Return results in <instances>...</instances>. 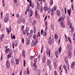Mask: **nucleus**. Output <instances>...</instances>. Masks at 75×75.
Listing matches in <instances>:
<instances>
[{"label":"nucleus","instance_id":"obj_1","mask_svg":"<svg viewBox=\"0 0 75 75\" xmlns=\"http://www.w3.org/2000/svg\"><path fill=\"white\" fill-rule=\"evenodd\" d=\"M27 6L28 7V10H27H27L28 11V12L30 14L29 15L30 17H31L33 15V11H31V9L30 8V7L28 5Z\"/></svg>","mask_w":75,"mask_h":75},{"label":"nucleus","instance_id":"obj_2","mask_svg":"<svg viewBox=\"0 0 75 75\" xmlns=\"http://www.w3.org/2000/svg\"><path fill=\"white\" fill-rule=\"evenodd\" d=\"M68 54L69 59H71V57H72V52H71V50L68 51Z\"/></svg>","mask_w":75,"mask_h":75},{"label":"nucleus","instance_id":"obj_3","mask_svg":"<svg viewBox=\"0 0 75 75\" xmlns=\"http://www.w3.org/2000/svg\"><path fill=\"white\" fill-rule=\"evenodd\" d=\"M43 59H42V62L43 63H45V54H44L43 55Z\"/></svg>","mask_w":75,"mask_h":75},{"label":"nucleus","instance_id":"obj_4","mask_svg":"<svg viewBox=\"0 0 75 75\" xmlns=\"http://www.w3.org/2000/svg\"><path fill=\"white\" fill-rule=\"evenodd\" d=\"M6 28L7 31L8 33V34H9V33H10V32H11V26H9L8 29V28Z\"/></svg>","mask_w":75,"mask_h":75},{"label":"nucleus","instance_id":"obj_5","mask_svg":"<svg viewBox=\"0 0 75 75\" xmlns=\"http://www.w3.org/2000/svg\"><path fill=\"white\" fill-rule=\"evenodd\" d=\"M9 62V61L8 60H7L6 61V65L7 68H10V64Z\"/></svg>","mask_w":75,"mask_h":75},{"label":"nucleus","instance_id":"obj_6","mask_svg":"<svg viewBox=\"0 0 75 75\" xmlns=\"http://www.w3.org/2000/svg\"><path fill=\"white\" fill-rule=\"evenodd\" d=\"M34 4L33 3H32L31 0L30 1V5L29 7H31L33 8L34 7Z\"/></svg>","mask_w":75,"mask_h":75},{"label":"nucleus","instance_id":"obj_7","mask_svg":"<svg viewBox=\"0 0 75 75\" xmlns=\"http://www.w3.org/2000/svg\"><path fill=\"white\" fill-rule=\"evenodd\" d=\"M67 48L70 51L72 50V48L71 47V46L70 45H67Z\"/></svg>","mask_w":75,"mask_h":75},{"label":"nucleus","instance_id":"obj_8","mask_svg":"<svg viewBox=\"0 0 75 75\" xmlns=\"http://www.w3.org/2000/svg\"><path fill=\"white\" fill-rule=\"evenodd\" d=\"M30 43V39L29 38H28L26 39V44L27 45H28L29 43Z\"/></svg>","mask_w":75,"mask_h":75},{"label":"nucleus","instance_id":"obj_9","mask_svg":"<svg viewBox=\"0 0 75 75\" xmlns=\"http://www.w3.org/2000/svg\"><path fill=\"white\" fill-rule=\"evenodd\" d=\"M75 65V62H73L71 64V69H74V66Z\"/></svg>","mask_w":75,"mask_h":75},{"label":"nucleus","instance_id":"obj_10","mask_svg":"<svg viewBox=\"0 0 75 75\" xmlns=\"http://www.w3.org/2000/svg\"><path fill=\"white\" fill-rule=\"evenodd\" d=\"M68 56H66V57H65V62L66 63V65H68Z\"/></svg>","mask_w":75,"mask_h":75},{"label":"nucleus","instance_id":"obj_11","mask_svg":"<svg viewBox=\"0 0 75 75\" xmlns=\"http://www.w3.org/2000/svg\"><path fill=\"white\" fill-rule=\"evenodd\" d=\"M52 43V42H51V37H50L49 38V45H51V44Z\"/></svg>","mask_w":75,"mask_h":75},{"label":"nucleus","instance_id":"obj_12","mask_svg":"<svg viewBox=\"0 0 75 75\" xmlns=\"http://www.w3.org/2000/svg\"><path fill=\"white\" fill-rule=\"evenodd\" d=\"M56 13L58 16H59L60 15V14H61L60 11H59V10H57L56 11Z\"/></svg>","mask_w":75,"mask_h":75},{"label":"nucleus","instance_id":"obj_13","mask_svg":"<svg viewBox=\"0 0 75 75\" xmlns=\"http://www.w3.org/2000/svg\"><path fill=\"white\" fill-rule=\"evenodd\" d=\"M69 25L70 27L69 28H70V29H71V32L74 31V28L72 27V25H71V24H70Z\"/></svg>","mask_w":75,"mask_h":75},{"label":"nucleus","instance_id":"obj_14","mask_svg":"<svg viewBox=\"0 0 75 75\" xmlns=\"http://www.w3.org/2000/svg\"><path fill=\"white\" fill-rule=\"evenodd\" d=\"M22 55L24 58L25 57V51H24V50H23V51Z\"/></svg>","mask_w":75,"mask_h":75},{"label":"nucleus","instance_id":"obj_15","mask_svg":"<svg viewBox=\"0 0 75 75\" xmlns=\"http://www.w3.org/2000/svg\"><path fill=\"white\" fill-rule=\"evenodd\" d=\"M55 55L56 58H58V51H57V50L55 51Z\"/></svg>","mask_w":75,"mask_h":75},{"label":"nucleus","instance_id":"obj_16","mask_svg":"<svg viewBox=\"0 0 75 75\" xmlns=\"http://www.w3.org/2000/svg\"><path fill=\"white\" fill-rule=\"evenodd\" d=\"M4 35L3 34L1 35V37L0 38V40H1V41H0L1 42H2L3 41V38L4 37Z\"/></svg>","mask_w":75,"mask_h":75},{"label":"nucleus","instance_id":"obj_17","mask_svg":"<svg viewBox=\"0 0 75 75\" xmlns=\"http://www.w3.org/2000/svg\"><path fill=\"white\" fill-rule=\"evenodd\" d=\"M14 44L15 47L17 46V45L18 44V42H17V41L16 40L14 42Z\"/></svg>","mask_w":75,"mask_h":75},{"label":"nucleus","instance_id":"obj_18","mask_svg":"<svg viewBox=\"0 0 75 75\" xmlns=\"http://www.w3.org/2000/svg\"><path fill=\"white\" fill-rule=\"evenodd\" d=\"M4 21L5 23H6L8 21V18H5L4 19Z\"/></svg>","mask_w":75,"mask_h":75},{"label":"nucleus","instance_id":"obj_19","mask_svg":"<svg viewBox=\"0 0 75 75\" xmlns=\"http://www.w3.org/2000/svg\"><path fill=\"white\" fill-rule=\"evenodd\" d=\"M35 43V42H34V40H33L31 43V46L32 47H33L34 46V45L35 46L36 45V44H34Z\"/></svg>","mask_w":75,"mask_h":75},{"label":"nucleus","instance_id":"obj_20","mask_svg":"<svg viewBox=\"0 0 75 75\" xmlns=\"http://www.w3.org/2000/svg\"><path fill=\"white\" fill-rule=\"evenodd\" d=\"M67 20L69 24V25L70 24H71V22H69L70 20L69 18V16L67 17Z\"/></svg>","mask_w":75,"mask_h":75},{"label":"nucleus","instance_id":"obj_21","mask_svg":"<svg viewBox=\"0 0 75 75\" xmlns=\"http://www.w3.org/2000/svg\"><path fill=\"white\" fill-rule=\"evenodd\" d=\"M71 9L70 8L69 10H67V13H68V14H69V16H71Z\"/></svg>","mask_w":75,"mask_h":75},{"label":"nucleus","instance_id":"obj_22","mask_svg":"<svg viewBox=\"0 0 75 75\" xmlns=\"http://www.w3.org/2000/svg\"><path fill=\"white\" fill-rule=\"evenodd\" d=\"M61 25L63 28H65V26L64 25V24L63 22H61Z\"/></svg>","mask_w":75,"mask_h":75},{"label":"nucleus","instance_id":"obj_23","mask_svg":"<svg viewBox=\"0 0 75 75\" xmlns=\"http://www.w3.org/2000/svg\"><path fill=\"white\" fill-rule=\"evenodd\" d=\"M49 52V48H48V47H47V50L46 51V53L47 55H48Z\"/></svg>","mask_w":75,"mask_h":75},{"label":"nucleus","instance_id":"obj_24","mask_svg":"<svg viewBox=\"0 0 75 75\" xmlns=\"http://www.w3.org/2000/svg\"><path fill=\"white\" fill-rule=\"evenodd\" d=\"M48 10V7L47 6H44V10L45 11H47V10Z\"/></svg>","mask_w":75,"mask_h":75},{"label":"nucleus","instance_id":"obj_25","mask_svg":"<svg viewBox=\"0 0 75 75\" xmlns=\"http://www.w3.org/2000/svg\"><path fill=\"white\" fill-rule=\"evenodd\" d=\"M38 38H36V40L35 41V43L34 44H37L38 43Z\"/></svg>","mask_w":75,"mask_h":75},{"label":"nucleus","instance_id":"obj_26","mask_svg":"<svg viewBox=\"0 0 75 75\" xmlns=\"http://www.w3.org/2000/svg\"><path fill=\"white\" fill-rule=\"evenodd\" d=\"M35 24H36V21H34L32 25L34 26Z\"/></svg>","mask_w":75,"mask_h":75},{"label":"nucleus","instance_id":"obj_27","mask_svg":"<svg viewBox=\"0 0 75 75\" xmlns=\"http://www.w3.org/2000/svg\"><path fill=\"white\" fill-rule=\"evenodd\" d=\"M16 65H18L19 62V60H18V59H16Z\"/></svg>","mask_w":75,"mask_h":75},{"label":"nucleus","instance_id":"obj_28","mask_svg":"<svg viewBox=\"0 0 75 75\" xmlns=\"http://www.w3.org/2000/svg\"><path fill=\"white\" fill-rule=\"evenodd\" d=\"M51 14L52 16H53L54 14V11L53 10H51Z\"/></svg>","mask_w":75,"mask_h":75},{"label":"nucleus","instance_id":"obj_29","mask_svg":"<svg viewBox=\"0 0 75 75\" xmlns=\"http://www.w3.org/2000/svg\"><path fill=\"white\" fill-rule=\"evenodd\" d=\"M47 64L49 65H50V64H51V61H50V60H47Z\"/></svg>","mask_w":75,"mask_h":75},{"label":"nucleus","instance_id":"obj_30","mask_svg":"<svg viewBox=\"0 0 75 75\" xmlns=\"http://www.w3.org/2000/svg\"><path fill=\"white\" fill-rule=\"evenodd\" d=\"M25 30L26 31L27 33L28 32V30H29V28L28 27V26H27L26 28H25Z\"/></svg>","mask_w":75,"mask_h":75},{"label":"nucleus","instance_id":"obj_31","mask_svg":"<svg viewBox=\"0 0 75 75\" xmlns=\"http://www.w3.org/2000/svg\"><path fill=\"white\" fill-rule=\"evenodd\" d=\"M37 74L38 75H40V69L37 71Z\"/></svg>","mask_w":75,"mask_h":75},{"label":"nucleus","instance_id":"obj_32","mask_svg":"<svg viewBox=\"0 0 75 75\" xmlns=\"http://www.w3.org/2000/svg\"><path fill=\"white\" fill-rule=\"evenodd\" d=\"M2 1L3 4V6L4 7H5V3H4V0H2Z\"/></svg>","mask_w":75,"mask_h":75},{"label":"nucleus","instance_id":"obj_33","mask_svg":"<svg viewBox=\"0 0 75 75\" xmlns=\"http://www.w3.org/2000/svg\"><path fill=\"white\" fill-rule=\"evenodd\" d=\"M34 30V33L35 34V31H36V28L35 26H34L33 27Z\"/></svg>","mask_w":75,"mask_h":75},{"label":"nucleus","instance_id":"obj_34","mask_svg":"<svg viewBox=\"0 0 75 75\" xmlns=\"http://www.w3.org/2000/svg\"><path fill=\"white\" fill-rule=\"evenodd\" d=\"M62 18L63 19V20H64L65 19V15H62Z\"/></svg>","mask_w":75,"mask_h":75},{"label":"nucleus","instance_id":"obj_35","mask_svg":"<svg viewBox=\"0 0 75 75\" xmlns=\"http://www.w3.org/2000/svg\"><path fill=\"white\" fill-rule=\"evenodd\" d=\"M10 50V49L8 48L7 49H6L5 50V51L6 52H8V51H9V50Z\"/></svg>","mask_w":75,"mask_h":75},{"label":"nucleus","instance_id":"obj_36","mask_svg":"<svg viewBox=\"0 0 75 75\" xmlns=\"http://www.w3.org/2000/svg\"><path fill=\"white\" fill-rule=\"evenodd\" d=\"M36 37H37V35H36L35 34L33 35V38L34 39H36Z\"/></svg>","mask_w":75,"mask_h":75},{"label":"nucleus","instance_id":"obj_37","mask_svg":"<svg viewBox=\"0 0 75 75\" xmlns=\"http://www.w3.org/2000/svg\"><path fill=\"white\" fill-rule=\"evenodd\" d=\"M11 54H8L7 56V58L8 59V58H11Z\"/></svg>","mask_w":75,"mask_h":75},{"label":"nucleus","instance_id":"obj_38","mask_svg":"<svg viewBox=\"0 0 75 75\" xmlns=\"http://www.w3.org/2000/svg\"><path fill=\"white\" fill-rule=\"evenodd\" d=\"M53 4V1L52 0H50V5H52Z\"/></svg>","mask_w":75,"mask_h":75},{"label":"nucleus","instance_id":"obj_39","mask_svg":"<svg viewBox=\"0 0 75 75\" xmlns=\"http://www.w3.org/2000/svg\"><path fill=\"white\" fill-rule=\"evenodd\" d=\"M27 74H30V72H29V71L28 70V67L27 68Z\"/></svg>","mask_w":75,"mask_h":75},{"label":"nucleus","instance_id":"obj_40","mask_svg":"<svg viewBox=\"0 0 75 75\" xmlns=\"http://www.w3.org/2000/svg\"><path fill=\"white\" fill-rule=\"evenodd\" d=\"M19 19L20 20H23V16H21L20 18H19Z\"/></svg>","mask_w":75,"mask_h":75},{"label":"nucleus","instance_id":"obj_41","mask_svg":"<svg viewBox=\"0 0 75 75\" xmlns=\"http://www.w3.org/2000/svg\"><path fill=\"white\" fill-rule=\"evenodd\" d=\"M12 50H10L9 52V54L11 55V54H12Z\"/></svg>","mask_w":75,"mask_h":75},{"label":"nucleus","instance_id":"obj_42","mask_svg":"<svg viewBox=\"0 0 75 75\" xmlns=\"http://www.w3.org/2000/svg\"><path fill=\"white\" fill-rule=\"evenodd\" d=\"M57 38H58V36L56 34H55V36H54V38H55V39H57Z\"/></svg>","mask_w":75,"mask_h":75},{"label":"nucleus","instance_id":"obj_43","mask_svg":"<svg viewBox=\"0 0 75 75\" xmlns=\"http://www.w3.org/2000/svg\"><path fill=\"white\" fill-rule=\"evenodd\" d=\"M26 33V31H25V30H23V34L24 35H25V34Z\"/></svg>","mask_w":75,"mask_h":75},{"label":"nucleus","instance_id":"obj_44","mask_svg":"<svg viewBox=\"0 0 75 75\" xmlns=\"http://www.w3.org/2000/svg\"><path fill=\"white\" fill-rule=\"evenodd\" d=\"M22 23H23L24 24L25 23V19H23L22 20Z\"/></svg>","mask_w":75,"mask_h":75},{"label":"nucleus","instance_id":"obj_45","mask_svg":"<svg viewBox=\"0 0 75 75\" xmlns=\"http://www.w3.org/2000/svg\"><path fill=\"white\" fill-rule=\"evenodd\" d=\"M32 35H33V34L30 33L29 35V38H31V37H32Z\"/></svg>","mask_w":75,"mask_h":75},{"label":"nucleus","instance_id":"obj_46","mask_svg":"<svg viewBox=\"0 0 75 75\" xmlns=\"http://www.w3.org/2000/svg\"><path fill=\"white\" fill-rule=\"evenodd\" d=\"M68 40H69L70 44H71V38L69 37H68Z\"/></svg>","mask_w":75,"mask_h":75},{"label":"nucleus","instance_id":"obj_47","mask_svg":"<svg viewBox=\"0 0 75 75\" xmlns=\"http://www.w3.org/2000/svg\"><path fill=\"white\" fill-rule=\"evenodd\" d=\"M43 10V9H42V7H41V8L40 9V11L41 12V13H42V12Z\"/></svg>","mask_w":75,"mask_h":75},{"label":"nucleus","instance_id":"obj_48","mask_svg":"<svg viewBox=\"0 0 75 75\" xmlns=\"http://www.w3.org/2000/svg\"><path fill=\"white\" fill-rule=\"evenodd\" d=\"M21 22H22V20H21V19H19V20H18V23H20Z\"/></svg>","mask_w":75,"mask_h":75},{"label":"nucleus","instance_id":"obj_49","mask_svg":"<svg viewBox=\"0 0 75 75\" xmlns=\"http://www.w3.org/2000/svg\"><path fill=\"white\" fill-rule=\"evenodd\" d=\"M23 61H24V66L25 67V59L23 60Z\"/></svg>","mask_w":75,"mask_h":75},{"label":"nucleus","instance_id":"obj_50","mask_svg":"<svg viewBox=\"0 0 75 75\" xmlns=\"http://www.w3.org/2000/svg\"><path fill=\"white\" fill-rule=\"evenodd\" d=\"M48 25V24L47 23V21H45V25L46 26V27H47V25Z\"/></svg>","mask_w":75,"mask_h":75},{"label":"nucleus","instance_id":"obj_51","mask_svg":"<svg viewBox=\"0 0 75 75\" xmlns=\"http://www.w3.org/2000/svg\"><path fill=\"white\" fill-rule=\"evenodd\" d=\"M51 28L52 30H53L54 29V25L52 24L51 25Z\"/></svg>","mask_w":75,"mask_h":75},{"label":"nucleus","instance_id":"obj_52","mask_svg":"<svg viewBox=\"0 0 75 75\" xmlns=\"http://www.w3.org/2000/svg\"><path fill=\"white\" fill-rule=\"evenodd\" d=\"M59 52H61V47H59Z\"/></svg>","mask_w":75,"mask_h":75},{"label":"nucleus","instance_id":"obj_53","mask_svg":"<svg viewBox=\"0 0 75 75\" xmlns=\"http://www.w3.org/2000/svg\"><path fill=\"white\" fill-rule=\"evenodd\" d=\"M38 6H40V4L38 2H37V7H38Z\"/></svg>","mask_w":75,"mask_h":75},{"label":"nucleus","instance_id":"obj_54","mask_svg":"<svg viewBox=\"0 0 75 75\" xmlns=\"http://www.w3.org/2000/svg\"><path fill=\"white\" fill-rule=\"evenodd\" d=\"M65 71V73H68V71H67V68H66L65 69H64Z\"/></svg>","mask_w":75,"mask_h":75},{"label":"nucleus","instance_id":"obj_55","mask_svg":"<svg viewBox=\"0 0 75 75\" xmlns=\"http://www.w3.org/2000/svg\"><path fill=\"white\" fill-rule=\"evenodd\" d=\"M37 61V58L35 59L34 62H36Z\"/></svg>","mask_w":75,"mask_h":75},{"label":"nucleus","instance_id":"obj_56","mask_svg":"<svg viewBox=\"0 0 75 75\" xmlns=\"http://www.w3.org/2000/svg\"><path fill=\"white\" fill-rule=\"evenodd\" d=\"M71 8H72V10H74V8H74V5H73V4H71Z\"/></svg>","mask_w":75,"mask_h":75},{"label":"nucleus","instance_id":"obj_57","mask_svg":"<svg viewBox=\"0 0 75 75\" xmlns=\"http://www.w3.org/2000/svg\"><path fill=\"white\" fill-rule=\"evenodd\" d=\"M54 75H57V72L56 71H54Z\"/></svg>","mask_w":75,"mask_h":75},{"label":"nucleus","instance_id":"obj_58","mask_svg":"<svg viewBox=\"0 0 75 75\" xmlns=\"http://www.w3.org/2000/svg\"><path fill=\"white\" fill-rule=\"evenodd\" d=\"M53 9L54 11H55L56 10H57V8L56 7H55V6L53 7Z\"/></svg>","mask_w":75,"mask_h":75},{"label":"nucleus","instance_id":"obj_59","mask_svg":"<svg viewBox=\"0 0 75 75\" xmlns=\"http://www.w3.org/2000/svg\"><path fill=\"white\" fill-rule=\"evenodd\" d=\"M64 11H65L64 13H65V14H66L67 11L66 10V8H64Z\"/></svg>","mask_w":75,"mask_h":75},{"label":"nucleus","instance_id":"obj_60","mask_svg":"<svg viewBox=\"0 0 75 75\" xmlns=\"http://www.w3.org/2000/svg\"><path fill=\"white\" fill-rule=\"evenodd\" d=\"M61 20H62V18H59L58 20V21L59 22V21H61Z\"/></svg>","mask_w":75,"mask_h":75},{"label":"nucleus","instance_id":"obj_61","mask_svg":"<svg viewBox=\"0 0 75 75\" xmlns=\"http://www.w3.org/2000/svg\"><path fill=\"white\" fill-rule=\"evenodd\" d=\"M34 69H35V70H37V67L36 66H35V68H34Z\"/></svg>","mask_w":75,"mask_h":75},{"label":"nucleus","instance_id":"obj_62","mask_svg":"<svg viewBox=\"0 0 75 75\" xmlns=\"http://www.w3.org/2000/svg\"><path fill=\"white\" fill-rule=\"evenodd\" d=\"M33 30H31L30 31V34H33Z\"/></svg>","mask_w":75,"mask_h":75},{"label":"nucleus","instance_id":"obj_63","mask_svg":"<svg viewBox=\"0 0 75 75\" xmlns=\"http://www.w3.org/2000/svg\"><path fill=\"white\" fill-rule=\"evenodd\" d=\"M33 67L36 66V63H35L34 64H33Z\"/></svg>","mask_w":75,"mask_h":75},{"label":"nucleus","instance_id":"obj_64","mask_svg":"<svg viewBox=\"0 0 75 75\" xmlns=\"http://www.w3.org/2000/svg\"><path fill=\"white\" fill-rule=\"evenodd\" d=\"M73 39L74 40H75V36H73Z\"/></svg>","mask_w":75,"mask_h":75}]
</instances>
